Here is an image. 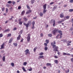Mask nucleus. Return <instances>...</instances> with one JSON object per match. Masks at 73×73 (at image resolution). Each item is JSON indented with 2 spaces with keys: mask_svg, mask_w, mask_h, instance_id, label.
<instances>
[{
  "mask_svg": "<svg viewBox=\"0 0 73 73\" xmlns=\"http://www.w3.org/2000/svg\"><path fill=\"white\" fill-rule=\"evenodd\" d=\"M62 35H60V37L59 38H58V37H59V36H60V35L58 34L57 36H56V38H62V36H62Z\"/></svg>",
  "mask_w": 73,
  "mask_h": 73,
  "instance_id": "nucleus-14",
  "label": "nucleus"
},
{
  "mask_svg": "<svg viewBox=\"0 0 73 73\" xmlns=\"http://www.w3.org/2000/svg\"><path fill=\"white\" fill-rule=\"evenodd\" d=\"M69 18H70V16H66L65 17H64V19H65L66 20H68V19H69Z\"/></svg>",
  "mask_w": 73,
  "mask_h": 73,
  "instance_id": "nucleus-11",
  "label": "nucleus"
},
{
  "mask_svg": "<svg viewBox=\"0 0 73 73\" xmlns=\"http://www.w3.org/2000/svg\"><path fill=\"white\" fill-rule=\"evenodd\" d=\"M60 33V35H62V31H58V29H57L56 28H55L52 31V33L54 35H56V33Z\"/></svg>",
  "mask_w": 73,
  "mask_h": 73,
  "instance_id": "nucleus-2",
  "label": "nucleus"
},
{
  "mask_svg": "<svg viewBox=\"0 0 73 73\" xmlns=\"http://www.w3.org/2000/svg\"><path fill=\"white\" fill-rule=\"evenodd\" d=\"M28 35L27 37V42H29L30 41V40H31V34H29L27 35Z\"/></svg>",
  "mask_w": 73,
  "mask_h": 73,
  "instance_id": "nucleus-5",
  "label": "nucleus"
},
{
  "mask_svg": "<svg viewBox=\"0 0 73 73\" xmlns=\"http://www.w3.org/2000/svg\"><path fill=\"white\" fill-rule=\"evenodd\" d=\"M17 29V28H16V27H15L13 29V30L16 31V30Z\"/></svg>",
  "mask_w": 73,
  "mask_h": 73,
  "instance_id": "nucleus-53",
  "label": "nucleus"
},
{
  "mask_svg": "<svg viewBox=\"0 0 73 73\" xmlns=\"http://www.w3.org/2000/svg\"><path fill=\"white\" fill-rule=\"evenodd\" d=\"M2 60L3 61H5V55L3 56L2 58Z\"/></svg>",
  "mask_w": 73,
  "mask_h": 73,
  "instance_id": "nucleus-17",
  "label": "nucleus"
},
{
  "mask_svg": "<svg viewBox=\"0 0 73 73\" xmlns=\"http://www.w3.org/2000/svg\"><path fill=\"white\" fill-rule=\"evenodd\" d=\"M67 53H65V52H63V55L64 56H66L67 55Z\"/></svg>",
  "mask_w": 73,
  "mask_h": 73,
  "instance_id": "nucleus-41",
  "label": "nucleus"
},
{
  "mask_svg": "<svg viewBox=\"0 0 73 73\" xmlns=\"http://www.w3.org/2000/svg\"><path fill=\"white\" fill-rule=\"evenodd\" d=\"M31 12H32V10H29L26 12V14L28 15V14H29V13H31Z\"/></svg>",
  "mask_w": 73,
  "mask_h": 73,
  "instance_id": "nucleus-12",
  "label": "nucleus"
},
{
  "mask_svg": "<svg viewBox=\"0 0 73 73\" xmlns=\"http://www.w3.org/2000/svg\"><path fill=\"white\" fill-rule=\"evenodd\" d=\"M12 34L10 33L9 34L7 35V37H10V36H11Z\"/></svg>",
  "mask_w": 73,
  "mask_h": 73,
  "instance_id": "nucleus-31",
  "label": "nucleus"
},
{
  "mask_svg": "<svg viewBox=\"0 0 73 73\" xmlns=\"http://www.w3.org/2000/svg\"><path fill=\"white\" fill-rule=\"evenodd\" d=\"M39 15L41 17H42V16H43V15H44V14H43L41 12H40L39 13Z\"/></svg>",
  "mask_w": 73,
  "mask_h": 73,
  "instance_id": "nucleus-18",
  "label": "nucleus"
},
{
  "mask_svg": "<svg viewBox=\"0 0 73 73\" xmlns=\"http://www.w3.org/2000/svg\"><path fill=\"white\" fill-rule=\"evenodd\" d=\"M13 38H11L9 40V44H10L12 43V42L13 41Z\"/></svg>",
  "mask_w": 73,
  "mask_h": 73,
  "instance_id": "nucleus-10",
  "label": "nucleus"
},
{
  "mask_svg": "<svg viewBox=\"0 0 73 73\" xmlns=\"http://www.w3.org/2000/svg\"><path fill=\"white\" fill-rule=\"evenodd\" d=\"M23 40L24 39H23V38H22L21 39V42H23Z\"/></svg>",
  "mask_w": 73,
  "mask_h": 73,
  "instance_id": "nucleus-55",
  "label": "nucleus"
},
{
  "mask_svg": "<svg viewBox=\"0 0 73 73\" xmlns=\"http://www.w3.org/2000/svg\"><path fill=\"white\" fill-rule=\"evenodd\" d=\"M21 20V19H19V20H18V21H19V22H20Z\"/></svg>",
  "mask_w": 73,
  "mask_h": 73,
  "instance_id": "nucleus-63",
  "label": "nucleus"
},
{
  "mask_svg": "<svg viewBox=\"0 0 73 73\" xmlns=\"http://www.w3.org/2000/svg\"><path fill=\"white\" fill-rule=\"evenodd\" d=\"M12 3V1H9L7 2L8 4H11Z\"/></svg>",
  "mask_w": 73,
  "mask_h": 73,
  "instance_id": "nucleus-35",
  "label": "nucleus"
},
{
  "mask_svg": "<svg viewBox=\"0 0 73 73\" xmlns=\"http://www.w3.org/2000/svg\"><path fill=\"white\" fill-rule=\"evenodd\" d=\"M23 19H24L25 21H28V19H27V18H26L25 17H24L23 18Z\"/></svg>",
  "mask_w": 73,
  "mask_h": 73,
  "instance_id": "nucleus-25",
  "label": "nucleus"
},
{
  "mask_svg": "<svg viewBox=\"0 0 73 73\" xmlns=\"http://www.w3.org/2000/svg\"><path fill=\"white\" fill-rule=\"evenodd\" d=\"M23 21H20L19 23V25H21L23 24Z\"/></svg>",
  "mask_w": 73,
  "mask_h": 73,
  "instance_id": "nucleus-37",
  "label": "nucleus"
},
{
  "mask_svg": "<svg viewBox=\"0 0 73 73\" xmlns=\"http://www.w3.org/2000/svg\"><path fill=\"white\" fill-rule=\"evenodd\" d=\"M5 10V8L3 7L2 8V11H4Z\"/></svg>",
  "mask_w": 73,
  "mask_h": 73,
  "instance_id": "nucleus-48",
  "label": "nucleus"
},
{
  "mask_svg": "<svg viewBox=\"0 0 73 73\" xmlns=\"http://www.w3.org/2000/svg\"><path fill=\"white\" fill-rule=\"evenodd\" d=\"M71 61L72 62H73V58H72L71 59Z\"/></svg>",
  "mask_w": 73,
  "mask_h": 73,
  "instance_id": "nucleus-58",
  "label": "nucleus"
},
{
  "mask_svg": "<svg viewBox=\"0 0 73 73\" xmlns=\"http://www.w3.org/2000/svg\"><path fill=\"white\" fill-rule=\"evenodd\" d=\"M44 36V35L42 34V33H41L40 34V37H43V36Z\"/></svg>",
  "mask_w": 73,
  "mask_h": 73,
  "instance_id": "nucleus-43",
  "label": "nucleus"
},
{
  "mask_svg": "<svg viewBox=\"0 0 73 73\" xmlns=\"http://www.w3.org/2000/svg\"><path fill=\"white\" fill-rule=\"evenodd\" d=\"M44 53L42 52H41L39 54V55L40 56H42V55H43Z\"/></svg>",
  "mask_w": 73,
  "mask_h": 73,
  "instance_id": "nucleus-33",
  "label": "nucleus"
},
{
  "mask_svg": "<svg viewBox=\"0 0 73 73\" xmlns=\"http://www.w3.org/2000/svg\"><path fill=\"white\" fill-rule=\"evenodd\" d=\"M27 64V62H24L23 65L25 66H26Z\"/></svg>",
  "mask_w": 73,
  "mask_h": 73,
  "instance_id": "nucleus-30",
  "label": "nucleus"
},
{
  "mask_svg": "<svg viewBox=\"0 0 73 73\" xmlns=\"http://www.w3.org/2000/svg\"><path fill=\"white\" fill-rule=\"evenodd\" d=\"M70 30H71V31H73V28L72 27L70 28Z\"/></svg>",
  "mask_w": 73,
  "mask_h": 73,
  "instance_id": "nucleus-64",
  "label": "nucleus"
},
{
  "mask_svg": "<svg viewBox=\"0 0 73 73\" xmlns=\"http://www.w3.org/2000/svg\"><path fill=\"white\" fill-rule=\"evenodd\" d=\"M35 0H31V4H33L35 3Z\"/></svg>",
  "mask_w": 73,
  "mask_h": 73,
  "instance_id": "nucleus-28",
  "label": "nucleus"
},
{
  "mask_svg": "<svg viewBox=\"0 0 73 73\" xmlns=\"http://www.w3.org/2000/svg\"><path fill=\"white\" fill-rule=\"evenodd\" d=\"M21 37V34H20L17 38V40H19Z\"/></svg>",
  "mask_w": 73,
  "mask_h": 73,
  "instance_id": "nucleus-16",
  "label": "nucleus"
},
{
  "mask_svg": "<svg viewBox=\"0 0 73 73\" xmlns=\"http://www.w3.org/2000/svg\"><path fill=\"white\" fill-rule=\"evenodd\" d=\"M21 6H19L18 7V9H21Z\"/></svg>",
  "mask_w": 73,
  "mask_h": 73,
  "instance_id": "nucleus-52",
  "label": "nucleus"
},
{
  "mask_svg": "<svg viewBox=\"0 0 73 73\" xmlns=\"http://www.w3.org/2000/svg\"><path fill=\"white\" fill-rule=\"evenodd\" d=\"M10 30L9 29H6L5 30V31H4V33H5L7 32H9Z\"/></svg>",
  "mask_w": 73,
  "mask_h": 73,
  "instance_id": "nucleus-20",
  "label": "nucleus"
},
{
  "mask_svg": "<svg viewBox=\"0 0 73 73\" xmlns=\"http://www.w3.org/2000/svg\"><path fill=\"white\" fill-rule=\"evenodd\" d=\"M25 10L23 11L21 13L22 15V16H23L24 15V13H25Z\"/></svg>",
  "mask_w": 73,
  "mask_h": 73,
  "instance_id": "nucleus-21",
  "label": "nucleus"
},
{
  "mask_svg": "<svg viewBox=\"0 0 73 73\" xmlns=\"http://www.w3.org/2000/svg\"><path fill=\"white\" fill-rule=\"evenodd\" d=\"M32 70V68H30L29 69V71H31Z\"/></svg>",
  "mask_w": 73,
  "mask_h": 73,
  "instance_id": "nucleus-56",
  "label": "nucleus"
},
{
  "mask_svg": "<svg viewBox=\"0 0 73 73\" xmlns=\"http://www.w3.org/2000/svg\"><path fill=\"white\" fill-rule=\"evenodd\" d=\"M48 36L49 37H52V34H48Z\"/></svg>",
  "mask_w": 73,
  "mask_h": 73,
  "instance_id": "nucleus-34",
  "label": "nucleus"
},
{
  "mask_svg": "<svg viewBox=\"0 0 73 73\" xmlns=\"http://www.w3.org/2000/svg\"><path fill=\"white\" fill-rule=\"evenodd\" d=\"M65 20H66V19H62V21H59L58 22V24H61L62 22L64 21Z\"/></svg>",
  "mask_w": 73,
  "mask_h": 73,
  "instance_id": "nucleus-13",
  "label": "nucleus"
},
{
  "mask_svg": "<svg viewBox=\"0 0 73 73\" xmlns=\"http://www.w3.org/2000/svg\"><path fill=\"white\" fill-rule=\"evenodd\" d=\"M27 9H30V7H29V6L28 5H27Z\"/></svg>",
  "mask_w": 73,
  "mask_h": 73,
  "instance_id": "nucleus-32",
  "label": "nucleus"
},
{
  "mask_svg": "<svg viewBox=\"0 0 73 73\" xmlns=\"http://www.w3.org/2000/svg\"><path fill=\"white\" fill-rule=\"evenodd\" d=\"M54 62L55 64H58V60H54Z\"/></svg>",
  "mask_w": 73,
  "mask_h": 73,
  "instance_id": "nucleus-22",
  "label": "nucleus"
},
{
  "mask_svg": "<svg viewBox=\"0 0 73 73\" xmlns=\"http://www.w3.org/2000/svg\"><path fill=\"white\" fill-rule=\"evenodd\" d=\"M35 21H33L32 23V25L33 26L32 27V29H35Z\"/></svg>",
  "mask_w": 73,
  "mask_h": 73,
  "instance_id": "nucleus-7",
  "label": "nucleus"
},
{
  "mask_svg": "<svg viewBox=\"0 0 73 73\" xmlns=\"http://www.w3.org/2000/svg\"><path fill=\"white\" fill-rule=\"evenodd\" d=\"M69 12H73V9H70L69 10Z\"/></svg>",
  "mask_w": 73,
  "mask_h": 73,
  "instance_id": "nucleus-36",
  "label": "nucleus"
},
{
  "mask_svg": "<svg viewBox=\"0 0 73 73\" xmlns=\"http://www.w3.org/2000/svg\"><path fill=\"white\" fill-rule=\"evenodd\" d=\"M11 65L12 66H15V64L13 63H11Z\"/></svg>",
  "mask_w": 73,
  "mask_h": 73,
  "instance_id": "nucleus-38",
  "label": "nucleus"
},
{
  "mask_svg": "<svg viewBox=\"0 0 73 73\" xmlns=\"http://www.w3.org/2000/svg\"><path fill=\"white\" fill-rule=\"evenodd\" d=\"M6 13H8V8H6Z\"/></svg>",
  "mask_w": 73,
  "mask_h": 73,
  "instance_id": "nucleus-40",
  "label": "nucleus"
},
{
  "mask_svg": "<svg viewBox=\"0 0 73 73\" xmlns=\"http://www.w3.org/2000/svg\"><path fill=\"white\" fill-rule=\"evenodd\" d=\"M13 44L15 46H17V43H13Z\"/></svg>",
  "mask_w": 73,
  "mask_h": 73,
  "instance_id": "nucleus-26",
  "label": "nucleus"
},
{
  "mask_svg": "<svg viewBox=\"0 0 73 73\" xmlns=\"http://www.w3.org/2000/svg\"><path fill=\"white\" fill-rule=\"evenodd\" d=\"M60 18H63L64 17V15L63 14H60Z\"/></svg>",
  "mask_w": 73,
  "mask_h": 73,
  "instance_id": "nucleus-15",
  "label": "nucleus"
},
{
  "mask_svg": "<svg viewBox=\"0 0 73 73\" xmlns=\"http://www.w3.org/2000/svg\"><path fill=\"white\" fill-rule=\"evenodd\" d=\"M22 69L25 72H27V70H25V68H24V67H23L22 68Z\"/></svg>",
  "mask_w": 73,
  "mask_h": 73,
  "instance_id": "nucleus-23",
  "label": "nucleus"
},
{
  "mask_svg": "<svg viewBox=\"0 0 73 73\" xmlns=\"http://www.w3.org/2000/svg\"><path fill=\"white\" fill-rule=\"evenodd\" d=\"M46 6H47V5L46 4H45L43 6V13L44 14H45L46 12Z\"/></svg>",
  "mask_w": 73,
  "mask_h": 73,
  "instance_id": "nucleus-4",
  "label": "nucleus"
},
{
  "mask_svg": "<svg viewBox=\"0 0 73 73\" xmlns=\"http://www.w3.org/2000/svg\"><path fill=\"white\" fill-rule=\"evenodd\" d=\"M46 66H50L51 67H52V64L50 63H47L46 64Z\"/></svg>",
  "mask_w": 73,
  "mask_h": 73,
  "instance_id": "nucleus-19",
  "label": "nucleus"
},
{
  "mask_svg": "<svg viewBox=\"0 0 73 73\" xmlns=\"http://www.w3.org/2000/svg\"><path fill=\"white\" fill-rule=\"evenodd\" d=\"M45 50H48V47H45L44 48Z\"/></svg>",
  "mask_w": 73,
  "mask_h": 73,
  "instance_id": "nucleus-45",
  "label": "nucleus"
},
{
  "mask_svg": "<svg viewBox=\"0 0 73 73\" xmlns=\"http://www.w3.org/2000/svg\"><path fill=\"white\" fill-rule=\"evenodd\" d=\"M60 52H57V54H58V55H60Z\"/></svg>",
  "mask_w": 73,
  "mask_h": 73,
  "instance_id": "nucleus-60",
  "label": "nucleus"
},
{
  "mask_svg": "<svg viewBox=\"0 0 73 73\" xmlns=\"http://www.w3.org/2000/svg\"><path fill=\"white\" fill-rule=\"evenodd\" d=\"M67 7V5H65L64 6V7Z\"/></svg>",
  "mask_w": 73,
  "mask_h": 73,
  "instance_id": "nucleus-61",
  "label": "nucleus"
},
{
  "mask_svg": "<svg viewBox=\"0 0 73 73\" xmlns=\"http://www.w3.org/2000/svg\"><path fill=\"white\" fill-rule=\"evenodd\" d=\"M5 45V43L4 42L3 43V44L1 45V48H0V49H4V46Z\"/></svg>",
  "mask_w": 73,
  "mask_h": 73,
  "instance_id": "nucleus-8",
  "label": "nucleus"
},
{
  "mask_svg": "<svg viewBox=\"0 0 73 73\" xmlns=\"http://www.w3.org/2000/svg\"><path fill=\"white\" fill-rule=\"evenodd\" d=\"M44 45H45V47H46V46H47V43H44Z\"/></svg>",
  "mask_w": 73,
  "mask_h": 73,
  "instance_id": "nucleus-44",
  "label": "nucleus"
},
{
  "mask_svg": "<svg viewBox=\"0 0 73 73\" xmlns=\"http://www.w3.org/2000/svg\"><path fill=\"white\" fill-rule=\"evenodd\" d=\"M49 40H45V42H46L47 44H49Z\"/></svg>",
  "mask_w": 73,
  "mask_h": 73,
  "instance_id": "nucleus-27",
  "label": "nucleus"
},
{
  "mask_svg": "<svg viewBox=\"0 0 73 73\" xmlns=\"http://www.w3.org/2000/svg\"><path fill=\"white\" fill-rule=\"evenodd\" d=\"M6 7H9L10 5L9 4H7L6 5Z\"/></svg>",
  "mask_w": 73,
  "mask_h": 73,
  "instance_id": "nucleus-47",
  "label": "nucleus"
},
{
  "mask_svg": "<svg viewBox=\"0 0 73 73\" xmlns=\"http://www.w3.org/2000/svg\"><path fill=\"white\" fill-rule=\"evenodd\" d=\"M72 42L71 41H69V40L67 42V43H71Z\"/></svg>",
  "mask_w": 73,
  "mask_h": 73,
  "instance_id": "nucleus-49",
  "label": "nucleus"
},
{
  "mask_svg": "<svg viewBox=\"0 0 73 73\" xmlns=\"http://www.w3.org/2000/svg\"><path fill=\"white\" fill-rule=\"evenodd\" d=\"M3 36V35L2 33H1L0 34V38L2 37Z\"/></svg>",
  "mask_w": 73,
  "mask_h": 73,
  "instance_id": "nucleus-42",
  "label": "nucleus"
},
{
  "mask_svg": "<svg viewBox=\"0 0 73 73\" xmlns=\"http://www.w3.org/2000/svg\"><path fill=\"white\" fill-rule=\"evenodd\" d=\"M56 44V41H54L53 42H52L51 43V46H52V48L54 49V52H58V46H56V45H55Z\"/></svg>",
  "mask_w": 73,
  "mask_h": 73,
  "instance_id": "nucleus-1",
  "label": "nucleus"
},
{
  "mask_svg": "<svg viewBox=\"0 0 73 73\" xmlns=\"http://www.w3.org/2000/svg\"><path fill=\"white\" fill-rule=\"evenodd\" d=\"M67 56H70V54L69 53H67Z\"/></svg>",
  "mask_w": 73,
  "mask_h": 73,
  "instance_id": "nucleus-57",
  "label": "nucleus"
},
{
  "mask_svg": "<svg viewBox=\"0 0 73 73\" xmlns=\"http://www.w3.org/2000/svg\"><path fill=\"white\" fill-rule=\"evenodd\" d=\"M54 3L52 2L50 3V5H52V4H54Z\"/></svg>",
  "mask_w": 73,
  "mask_h": 73,
  "instance_id": "nucleus-51",
  "label": "nucleus"
},
{
  "mask_svg": "<svg viewBox=\"0 0 73 73\" xmlns=\"http://www.w3.org/2000/svg\"><path fill=\"white\" fill-rule=\"evenodd\" d=\"M65 72L67 73H69V69L68 70H66Z\"/></svg>",
  "mask_w": 73,
  "mask_h": 73,
  "instance_id": "nucleus-39",
  "label": "nucleus"
},
{
  "mask_svg": "<svg viewBox=\"0 0 73 73\" xmlns=\"http://www.w3.org/2000/svg\"><path fill=\"white\" fill-rule=\"evenodd\" d=\"M23 30H21L20 31V33H21V34H22V33H23Z\"/></svg>",
  "mask_w": 73,
  "mask_h": 73,
  "instance_id": "nucleus-50",
  "label": "nucleus"
},
{
  "mask_svg": "<svg viewBox=\"0 0 73 73\" xmlns=\"http://www.w3.org/2000/svg\"><path fill=\"white\" fill-rule=\"evenodd\" d=\"M54 58H58V56L56 55H55L54 56Z\"/></svg>",
  "mask_w": 73,
  "mask_h": 73,
  "instance_id": "nucleus-46",
  "label": "nucleus"
},
{
  "mask_svg": "<svg viewBox=\"0 0 73 73\" xmlns=\"http://www.w3.org/2000/svg\"><path fill=\"white\" fill-rule=\"evenodd\" d=\"M71 45V44H67V46H70V45Z\"/></svg>",
  "mask_w": 73,
  "mask_h": 73,
  "instance_id": "nucleus-59",
  "label": "nucleus"
},
{
  "mask_svg": "<svg viewBox=\"0 0 73 73\" xmlns=\"http://www.w3.org/2000/svg\"><path fill=\"white\" fill-rule=\"evenodd\" d=\"M69 1L70 3H73V0H70Z\"/></svg>",
  "mask_w": 73,
  "mask_h": 73,
  "instance_id": "nucleus-54",
  "label": "nucleus"
},
{
  "mask_svg": "<svg viewBox=\"0 0 73 73\" xmlns=\"http://www.w3.org/2000/svg\"><path fill=\"white\" fill-rule=\"evenodd\" d=\"M53 21V24L52 25L54 27H55L56 26H55V25H56V23H55L56 22H55V20L52 19L51 21Z\"/></svg>",
  "mask_w": 73,
  "mask_h": 73,
  "instance_id": "nucleus-9",
  "label": "nucleus"
},
{
  "mask_svg": "<svg viewBox=\"0 0 73 73\" xmlns=\"http://www.w3.org/2000/svg\"><path fill=\"white\" fill-rule=\"evenodd\" d=\"M29 49H27L25 51V54L26 55H27L28 54H30V52H29Z\"/></svg>",
  "mask_w": 73,
  "mask_h": 73,
  "instance_id": "nucleus-6",
  "label": "nucleus"
},
{
  "mask_svg": "<svg viewBox=\"0 0 73 73\" xmlns=\"http://www.w3.org/2000/svg\"><path fill=\"white\" fill-rule=\"evenodd\" d=\"M44 58V56H39V57L38 58V59H40V58Z\"/></svg>",
  "mask_w": 73,
  "mask_h": 73,
  "instance_id": "nucleus-24",
  "label": "nucleus"
},
{
  "mask_svg": "<svg viewBox=\"0 0 73 73\" xmlns=\"http://www.w3.org/2000/svg\"><path fill=\"white\" fill-rule=\"evenodd\" d=\"M15 1H13V5H14V4H15Z\"/></svg>",
  "mask_w": 73,
  "mask_h": 73,
  "instance_id": "nucleus-62",
  "label": "nucleus"
},
{
  "mask_svg": "<svg viewBox=\"0 0 73 73\" xmlns=\"http://www.w3.org/2000/svg\"><path fill=\"white\" fill-rule=\"evenodd\" d=\"M37 49V47H35V48H34L33 49L34 52H36V49Z\"/></svg>",
  "mask_w": 73,
  "mask_h": 73,
  "instance_id": "nucleus-29",
  "label": "nucleus"
},
{
  "mask_svg": "<svg viewBox=\"0 0 73 73\" xmlns=\"http://www.w3.org/2000/svg\"><path fill=\"white\" fill-rule=\"evenodd\" d=\"M31 24H32V22L31 21H28L27 24L23 23V25H25L27 28H28L29 25H31Z\"/></svg>",
  "mask_w": 73,
  "mask_h": 73,
  "instance_id": "nucleus-3",
  "label": "nucleus"
}]
</instances>
